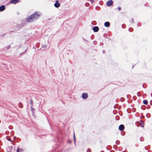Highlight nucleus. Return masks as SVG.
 <instances>
[{
    "instance_id": "obj_13",
    "label": "nucleus",
    "mask_w": 152,
    "mask_h": 152,
    "mask_svg": "<svg viewBox=\"0 0 152 152\" xmlns=\"http://www.w3.org/2000/svg\"><path fill=\"white\" fill-rule=\"evenodd\" d=\"M75 134H74V142H75V145L76 144V143H75Z\"/></svg>"
},
{
    "instance_id": "obj_3",
    "label": "nucleus",
    "mask_w": 152,
    "mask_h": 152,
    "mask_svg": "<svg viewBox=\"0 0 152 152\" xmlns=\"http://www.w3.org/2000/svg\"><path fill=\"white\" fill-rule=\"evenodd\" d=\"M60 3H59L58 2V1H56V3H55V4H54V6L55 7H56V8H58L60 7Z\"/></svg>"
},
{
    "instance_id": "obj_8",
    "label": "nucleus",
    "mask_w": 152,
    "mask_h": 152,
    "mask_svg": "<svg viewBox=\"0 0 152 152\" xmlns=\"http://www.w3.org/2000/svg\"><path fill=\"white\" fill-rule=\"evenodd\" d=\"M104 25L105 27H108L110 25V23L108 22H106L104 23Z\"/></svg>"
},
{
    "instance_id": "obj_20",
    "label": "nucleus",
    "mask_w": 152,
    "mask_h": 152,
    "mask_svg": "<svg viewBox=\"0 0 152 152\" xmlns=\"http://www.w3.org/2000/svg\"><path fill=\"white\" fill-rule=\"evenodd\" d=\"M9 141H11V140L10 139H8V140Z\"/></svg>"
},
{
    "instance_id": "obj_16",
    "label": "nucleus",
    "mask_w": 152,
    "mask_h": 152,
    "mask_svg": "<svg viewBox=\"0 0 152 152\" xmlns=\"http://www.w3.org/2000/svg\"><path fill=\"white\" fill-rule=\"evenodd\" d=\"M118 9L119 10H121V8L120 7H118Z\"/></svg>"
},
{
    "instance_id": "obj_7",
    "label": "nucleus",
    "mask_w": 152,
    "mask_h": 152,
    "mask_svg": "<svg viewBox=\"0 0 152 152\" xmlns=\"http://www.w3.org/2000/svg\"><path fill=\"white\" fill-rule=\"evenodd\" d=\"M5 6L4 5H2L0 7V11H2L5 10Z\"/></svg>"
},
{
    "instance_id": "obj_6",
    "label": "nucleus",
    "mask_w": 152,
    "mask_h": 152,
    "mask_svg": "<svg viewBox=\"0 0 152 152\" xmlns=\"http://www.w3.org/2000/svg\"><path fill=\"white\" fill-rule=\"evenodd\" d=\"M99 28L97 26H95L93 28L94 31L95 32H97L99 30Z\"/></svg>"
},
{
    "instance_id": "obj_12",
    "label": "nucleus",
    "mask_w": 152,
    "mask_h": 152,
    "mask_svg": "<svg viewBox=\"0 0 152 152\" xmlns=\"http://www.w3.org/2000/svg\"><path fill=\"white\" fill-rule=\"evenodd\" d=\"M31 110L32 111V113H33L34 109L32 106H31Z\"/></svg>"
},
{
    "instance_id": "obj_18",
    "label": "nucleus",
    "mask_w": 152,
    "mask_h": 152,
    "mask_svg": "<svg viewBox=\"0 0 152 152\" xmlns=\"http://www.w3.org/2000/svg\"><path fill=\"white\" fill-rule=\"evenodd\" d=\"M87 152H90V150L89 149H88L87 150Z\"/></svg>"
},
{
    "instance_id": "obj_4",
    "label": "nucleus",
    "mask_w": 152,
    "mask_h": 152,
    "mask_svg": "<svg viewBox=\"0 0 152 152\" xmlns=\"http://www.w3.org/2000/svg\"><path fill=\"white\" fill-rule=\"evenodd\" d=\"M82 97L83 99H85L88 98V95L86 93H83L82 95Z\"/></svg>"
},
{
    "instance_id": "obj_17",
    "label": "nucleus",
    "mask_w": 152,
    "mask_h": 152,
    "mask_svg": "<svg viewBox=\"0 0 152 152\" xmlns=\"http://www.w3.org/2000/svg\"><path fill=\"white\" fill-rule=\"evenodd\" d=\"M17 152H19V148H18V149L17 150Z\"/></svg>"
},
{
    "instance_id": "obj_15",
    "label": "nucleus",
    "mask_w": 152,
    "mask_h": 152,
    "mask_svg": "<svg viewBox=\"0 0 152 152\" xmlns=\"http://www.w3.org/2000/svg\"><path fill=\"white\" fill-rule=\"evenodd\" d=\"M94 1V0H91V1H90V2L91 3H93Z\"/></svg>"
},
{
    "instance_id": "obj_14",
    "label": "nucleus",
    "mask_w": 152,
    "mask_h": 152,
    "mask_svg": "<svg viewBox=\"0 0 152 152\" xmlns=\"http://www.w3.org/2000/svg\"><path fill=\"white\" fill-rule=\"evenodd\" d=\"M30 103L31 104H32V106L33 105V101H32V100H31V101Z\"/></svg>"
},
{
    "instance_id": "obj_5",
    "label": "nucleus",
    "mask_w": 152,
    "mask_h": 152,
    "mask_svg": "<svg viewBox=\"0 0 152 152\" xmlns=\"http://www.w3.org/2000/svg\"><path fill=\"white\" fill-rule=\"evenodd\" d=\"M124 128V125H121L119 126V130L120 131L123 130Z\"/></svg>"
},
{
    "instance_id": "obj_11",
    "label": "nucleus",
    "mask_w": 152,
    "mask_h": 152,
    "mask_svg": "<svg viewBox=\"0 0 152 152\" xmlns=\"http://www.w3.org/2000/svg\"><path fill=\"white\" fill-rule=\"evenodd\" d=\"M143 103L145 104H147L148 103V101L146 100H144L143 101Z\"/></svg>"
},
{
    "instance_id": "obj_19",
    "label": "nucleus",
    "mask_w": 152,
    "mask_h": 152,
    "mask_svg": "<svg viewBox=\"0 0 152 152\" xmlns=\"http://www.w3.org/2000/svg\"><path fill=\"white\" fill-rule=\"evenodd\" d=\"M8 49H9L10 48V45H9L8 46Z\"/></svg>"
},
{
    "instance_id": "obj_2",
    "label": "nucleus",
    "mask_w": 152,
    "mask_h": 152,
    "mask_svg": "<svg viewBox=\"0 0 152 152\" xmlns=\"http://www.w3.org/2000/svg\"><path fill=\"white\" fill-rule=\"evenodd\" d=\"M113 1L112 0L108 1L106 2V5L107 6H110L113 3Z\"/></svg>"
},
{
    "instance_id": "obj_10",
    "label": "nucleus",
    "mask_w": 152,
    "mask_h": 152,
    "mask_svg": "<svg viewBox=\"0 0 152 152\" xmlns=\"http://www.w3.org/2000/svg\"><path fill=\"white\" fill-rule=\"evenodd\" d=\"M144 123L143 122H141L140 123V125L142 127H143L144 126Z\"/></svg>"
},
{
    "instance_id": "obj_1",
    "label": "nucleus",
    "mask_w": 152,
    "mask_h": 152,
    "mask_svg": "<svg viewBox=\"0 0 152 152\" xmlns=\"http://www.w3.org/2000/svg\"><path fill=\"white\" fill-rule=\"evenodd\" d=\"M41 14V13L40 12H36L31 15L29 16L27 20V21L28 22L33 21L38 18L40 16Z\"/></svg>"
},
{
    "instance_id": "obj_9",
    "label": "nucleus",
    "mask_w": 152,
    "mask_h": 152,
    "mask_svg": "<svg viewBox=\"0 0 152 152\" xmlns=\"http://www.w3.org/2000/svg\"><path fill=\"white\" fill-rule=\"evenodd\" d=\"M18 0H12L10 1V3L13 4H15L18 1Z\"/></svg>"
}]
</instances>
